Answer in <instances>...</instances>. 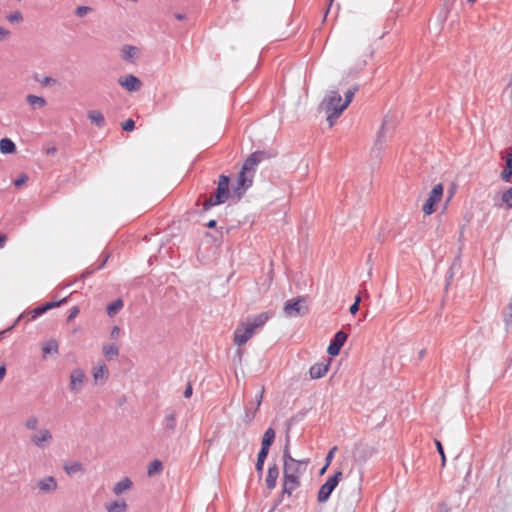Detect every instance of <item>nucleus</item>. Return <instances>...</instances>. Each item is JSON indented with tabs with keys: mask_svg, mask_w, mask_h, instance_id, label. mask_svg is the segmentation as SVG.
I'll use <instances>...</instances> for the list:
<instances>
[{
	"mask_svg": "<svg viewBox=\"0 0 512 512\" xmlns=\"http://www.w3.org/2000/svg\"><path fill=\"white\" fill-rule=\"evenodd\" d=\"M503 321L507 331L512 330V312L504 313Z\"/></svg>",
	"mask_w": 512,
	"mask_h": 512,
	"instance_id": "c03bdc74",
	"label": "nucleus"
},
{
	"mask_svg": "<svg viewBox=\"0 0 512 512\" xmlns=\"http://www.w3.org/2000/svg\"><path fill=\"white\" fill-rule=\"evenodd\" d=\"M119 334H120V328L118 326H114L110 332V337L112 339H116V338H118Z\"/></svg>",
	"mask_w": 512,
	"mask_h": 512,
	"instance_id": "680f3d73",
	"label": "nucleus"
},
{
	"mask_svg": "<svg viewBox=\"0 0 512 512\" xmlns=\"http://www.w3.org/2000/svg\"><path fill=\"white\" fill-rule=\"evenodd\" d=\"M391 128H392V126H390L389 121L387 119H384V121L382 122V125L378 131V134H377V137H376V140L374 143V147H373V152L376 153L377 156H379L381 154V152L383 151L384 144L391 135V133H390Z\"/></svg>",
	"mask_w": 512,
	"mask_h": 512,
	"instance_id": "6e6552de",
	"label": "nucleus"
},
{
	"mask_svg": "<svg viewBox=\"0 0 512 512\" xmlns=\"http://www.w3.org/2000/svg\"><path fill=\"white\" fill-rule=\"evenodd\" d=\"M283 498H281V495L274 501L273 507L270 512H273L282 502Z\"/></svg>",
	"mask_w": 512,
	"mask_h": 512,
	"instance_id": "69168bd1",
	"label": "nucleus"
},
{
	"mask_svg": "<svg viewBox=\"0 0 512 512\" xmlns=\"http://www.w3.org/2000/svg\"><path fill=\"white\" fill-rule=\"evenodd\" d=\"M79 314V307L78 306H73L70 311H69V315L67 317V322H71L74 320V318Z\"/></svg>",
	"mask_w": 512,
	"mask_h": 512,
	"instance_id": "3c124183",
	"label": "nucleus"
},
{
	"mask_svg": "<svg viewBox=\"0 0 512 512\" xmlns=\"http://www.w3.org/2000/svg\"><path fill=\"white\" fill-rule=\"evenodd\" d=\"M435 445H436V448H437L438 453H439V454H440V456H441V459H442V465H444V464H445V462H446V457H445V453H444L443 445H442V443H441L439 440H435Z\"/></svg>",
	"mask_w": 512,
	"mask_h": 512,
	"instance_id": "09e8293b",
	"label": "nucleus"
},
{
	"mask_svg": "<svg viewBox=\"0 0 512 512\" xmlns=\"http://www.w3.org/2000/svg\"><path fill=\"white\" fill-rule=\"evenodd\" d=\"M268 158L269 154L266 151H255L244 161L241 170L254 176L258 164Z\"/></svg>",
	"mask_w": 512,
	"mask_h": 512,
	"instance_id": "20e7f679",
	"label": "nucleus"
},
{
	"mask_svg": "<svg viewBox=\"0 0 512 512\" xmlns=\"http://www.w3.org/2000/svg\"><path fill=\"white\" fill-rule=\"evenodd\" d=\"M26 101L33 109H40L46 105V100L42 96H37L34 94H29L26 97Z\"/></svg>",
	"mask_w": 512,
	"mask_h": 512,
	"instance_id": "393cba45",
	"label": "nucleus"
},
{
	"mask_svg": "<svg viewBox=\"0 0 512 512\" xmlns=\"http://www.w3.org/2000/svg\"><path fill=\"white\" fill-rule=\"evenodd\" d=\"M269 314L267 312H262L254 317H249L246 320V323H248L255 331L258 328H261L266 324V322L269 320Z\"/></svg>",
	"mask_w": 512,
	"mask_h": 512,
	"instance_id": "6ab92c4d",
	"label": "nucleus"
},
{
	"mask_svg": "<svg viewBox=\"0 0 512 512\" xmlns=\"http://www.w3.org/2000/svg\"><path fill=\"white\" fill-rule=\"evenodd\" d=\"M511 177H512V169H508V168L504 167V169L500 173V178L504 182H510Z\"/></svg>",
	"mask_w": 512,
	"mask_h": 512,
	"instance_id": "a18cd8bd",
	"label": "nucleus"
},
{
	"mask_svg": "<svg viewBox=\"0 0 512 512\" xmlns=\"http://www.w3.org/2000/svg\"><path fill=\"white\" fill-rule=\"evenodd\" d=\"M269 454V450L260 449L257 455V461L255 464L256 471L261 475L264 468V463Z\"/></svg>",
	"mask_w": 512,
	"mask_h": 512,
	"instance_id": "7c9ffc66",
	"label": "nucleus"
},
{
	"mask_svg": "<svg viewBox=\"0 0 512 512\" xmlns=\"http://www.w3.org/2000/svg\"><path fill=\"white\" fill-rule=\"evenodd\" d=\"M67 300H68V298L64 297L63 299H61L59 301H50V302H46L42 305L35 307L34 309H32L31 311L28 312V315L30 316V320H34V319L40 317L41 315H43L44 313H46L48 310L59 307L62 304L67 303Z\"/></svg>",
	"mask_w": 512,
	"mask_h": 512,
	"instance_id": "f8f14e48",
	"label": "nucleus"
},
{
	"mask_svg": "<svg viewBox=\"0 0 512 512\" xmlns=\"http://www.w3.org/2000/svg\"><path fill=\"white\" fill-rule=\"evenodd\" d=\"M107 512H125L127 510V504L124 500H116L105 505Z\"/></svg>",
	"mask_w": 512,
	"mask_h": 512,
	"instance_id": "bb28decb",
	"label": "nucleus"
},
{
	"mask_svg": "<svg viewBox=\"0 0 512 512\" xmlns=\"http://www.w3.org/2000/svg\"><path fill=\"white\" fill-rule=\"evenodd\" d=\"M52 439V435L48 429H42L38 434L31 437V441L37 446L42 447L43 443Z\"/></svg>",
	"mask_w": 512,
	"mask_h": 512,
	"instance_id": "412c9836",
	"label": "nucleus"
},
{
	"mask_svg": "<svg viewBox=\"0 0 512 512\" xmlns=\"http://www.w3.org/2000/svg\"><path fill=\"white\" fill-rule=\"evenodd\" d=\"M162 470H163L162 462L158 459H155L149 464L147 474H148V476L152 477L156 474L161 473Z\"/></svg>",
	"mask_w": 512,
	"mask_h": 512,
	"instance_id": "473e14b6",
	"label": "nucleus"
},
{
	"mask_svg": "<svg viewBox=\"0 0 512 512\" xmlns=\"http://www.w3.org/2000/svg\"><path fill=\"white\" fill-rule=\"evenodd\" d=\"M505 167L512 169V152L508 153L505 157Z\"/></svg>",
	"mask_w": 512,
	"mask_h": 512,
	"instance_id": "4d7b16f0",
	"label": "nucleus"
},
{
	"mask_svg": "<svg viewBox=\"0 0 512 512\" xmlns=\"http://www.w3.org/2000/svg\"><path fill=\"white\" fill-rule=\"evenodd\" d=\"M121 127L124 131L131 132L135 128V122L133 119L129 118L121 124Z\"/></svg>",
	"mask_w": 512,
	"mask_h": 512,
	"instance_id": "79ce46f5",
	"label": "nucleus"
},
{
	"mask_svg": "<svg viewBox=\"0 0 512 512\" xmlns=\"http://www.w3.org/2000/svg\"><path fill=\"white\" fill-rule=\"evenodd\" d=\"M10 23H20L23 21V15L20 11H14L6 16Z\"/></svg>",
	"mask_w": 512,
	"mask_h": 512,
	"instance_id": "58836bf2",
	"label": "nucleus"
},
{
	"mask_svg": "<svg viewBox=\"0 0 512 512\" xmlns=\"http://www.w3.org/2000/svg\"><path fill=\"white\" fill-rule=\"evenodd\" d=\"M64 470L67 474L71 475L76 472L83 471V465L80 462H73L72 464H65Z\"/></svg>",
	"mask_w": 512,
	"mask_h": 512,
	"instance_id": "e433bc0d",
	"label": "nucleus"
},
{
	"mask_svg": "<svg viewBox=\"0 0 512 512\" xmlns=\"http://www.w3.org/2000/svg\"><path fill=\"white\" fill-rule=\"evenodd\" d=\"M263 393H264V389H262L257 395H256V398H255V401H256V408L259 409L261 403H262V399H263Z\"/></svg>",
	"mask_w": 512,
	"mask_h": 512,
	"instance_id": "052dcab7",
	"label": "nucleus"
},
{
	"mask_svg": "<svg viewBox=\"0 0 512 512\" xmlns=\"http://www.w3.org/2000/svg\"><path fill=\"white\" fill-rule=\"evenodd\" d=\"M38 418L35 416L29 417L25 422V427L29 430H35L38 426Z\"/></svg>",
	"mask_w": 512,
	"mask_h": 512,
	"instance_id": "a19ab883",
	"label": "nucleus"
},
{
	"mask_svg": "<svg viewBox=\"0 0 512 512\" xmlns=\"http://www.w3.org/2000/svg\"><path fill=\"white\" fill-rule=\"evenodd\" d=\"M118 83L129 92L138 91L142 86L140 79L132 74L119 78Z\"/></svg>",
	"mask_w": 512,
	"mask_h": 512,
	"instance_id": "4468645a",
	"label": "nucleus"
},
{
	"mask_svg": "<svg viewBox=\"0 0 512 512\" xmlns=\"http://www.w3.org/2000/svg\"><path fill=\"white\" fill-rule=\"evenodd\" d=\"M342 478V472L337 471L332 476L328 477L324 484L320 486L318 491L317 500L319 503H325L330 498L332 492L335 490Z\"/></svg>",
	"mask_w": 512,
	"mask_h": 512,
	"instance_id": "f03ea898",
	"label": "nucleus"
},
{
	"mask_svg": "<svg viewBox=\"0 0 512 512\" xmlns=\"http://www.w3.org/2000/svg\"><path fill=\"white\" fill-rule=\"evenodd\" d=\"M36 81H38L43 86H49L56 83V80L49 76H45L42 79L36 78Z\"/></svg>",
	"mask_w": 512,
	"mask_h": 512,
	"instance_id": "de8ad7c7",
	"label": "nucleus"
},
{
	"mask_svg": "<svg viewBox=\"0 0 512 512\" xmlns=\"http://www.w3.org/2000/svg\"><path fill=\"white\" fill-rule=\"evenodd\" d=\"M437 512H450V508L444 502L438 504Z\"/></svg>",
	"mask_w": 512,
	"mask_h": 512,
	"instance_id": "13d9d810",
	"label": "nucleus"
},
{
	"mask_svg": "<svg viewBox=\"0 0 512 512\" xmlns=\"http://www.w3.org/2000/svg\"><path fill=\"white\" fill-rule=\"evenodd\" d=\"M42 351H43V356L46 357V355L48 354H51V353H54V354H58L59 350H58V342L54 339H51L49 341H47L43 347H42Z\"/></svg>",
	"mask_w": 512,
	"mask_h": 512,
	"instance_id": "2f4dec72",
	"label": "nucleus"
},
{
	"mask_svg": "<svg viewBox=\"0 0 512 512\" xmlns=\"http://www.w3.org/2000/svg\"><path fill=\"white\" fill-rule=\"evenodd\" d=\"M24 317H25V314H24V313L20 314V315L18 316V318L15 320V322L13 323V325H12V326H10L9 328H7L6 330L2 331V332L0 333V336H3V335H4V334H6L7 332H10V331L15 327V325H16L18 322H20V320H21L22 318H24Z\"/></svg>",
	"mask_w": 512,
	"mask_h": 512,
	"instance_id": "6e6d98bb",
	"label": "nucleus"
},
{
	"mask_svg": "<svg viewBox=\"0 0 512 512\" xmlns=\"http://www.w3.org/2000/svg\"><path fill=\"white\" fill-rule=\"evenodd\" d=\"M298 460L294 459L291 454H290V449H289V440L287 439V442L284 446V449H283V467H286L292 463H295L297 462Z\"/></svg>",
	"mask_w": 512,
	"mask_h": 512,
	"instance_id": "f704fd0d",
	"label": "nucleus"
},
{
	"mask_svg": "<svg viewBox=\"0 0 512 512\" xmlns=\"http://www.w3.org/2000/svg\"><path fill=\"white\" fill-rule=\"evenodd\" d=\"M360 296L356 297L355 302L350 306L349 311L351 314H356L359 310Z\"/></svg>",
	"mask_w": 512,
	"mask_h": 512,
	"instance_id": "5fc2aeb1",
	"label": "nucleus"
},
{
	"mask_svg": "<svg viewBox=\"0 0 512 512\" xmlns=\"http://www.w3.org/2000/svg\"><path fill=\"white\" fill-rule=\"evenodd\" d=\"M229 184H230V177L221 174L219 176L218 182H217V188L213 195H211L208 199H206L203 203V210L207 211L211 207L219 204H223L227 201L229 198L230 190H229Z\"/></svg>",
	"mask_w": 512,
	"mask_h": 512,
	"instance_id": "f257e3e1",
	"label": "nucleus"
},
{
	"mask_svg": "<svg viewBox=\"0 0 512 512\" xmlns=\"http://www.w3.org/2000/svg\"><path fill=\"white\" fill-rule=\"evenodd\" d=\"M38 487L43 492H51L56 490L57 482L53 476H48L39 480Z\"/></svg>",
	"mask_w": 512,
	"mask_h": 512,
	"instance_id": "aec40b11",
	"label": "nucleus"
},
{
	"mask_svg": "<svg viewBox=\"0 0 512 512\" xmlns=\"http://www.w3.org/2000/svg\"><path fill=\"white\" fill-rule=\"evenodd\" d=\"M6 241H7L6 235L0 233V249L5 246Z\"/></svg>",
	"mask_w": 512,
	"mask_h": 512,
	"instance_id": "338daca9",
	"label": "nucleus"
},
{
	"mask_svg": "<svg viewBox=\"0 0 512 512\" xmlns=\"http://www.w3.org/2000/svg\"><path fill=\"white\" fill-rule=\"evenodd\" d=\"M108 367L105 363H101L98 367L94 368L93 371V378L95 382H98L100 380H104L108 376Z\"/></svg>",
	"mask_w": 512,
	"mask_h": 512,
	"instance_id": "cd10ccee",
	"label": "nucleus"
},
{
	"mask_svg": "<svg viewBox=\"0 0 512 512\" xmlns=\"http://www.w3.org/2000/svg\"><path fill=\"white\" fill-rule=\"evenodd\" d=\"M87 117L91 123L95 124L98 128H103L106 125L104 115L99 110H90Z\"/></svg>",
	"mask_w": 512,
	"mask_h": 512,
	"instance_id": "4be33fe9",
	"label": "nucleus"
},
{
	"mask_svg": "<svg viewBox=\"0 0 512 512\" xmlns=\"http://www.w3.org/2000/svg\"><path fill=\"white\" fill-rule=\"evenodd\" d=\"M0 152L2 154H13L16 152V145L10 138L0 140Z\"/></svg>",
	"mask_w": 512,
	"mask_h": 512,
	"instance_id": "b1692460",
	"label": "nucleus"
},
{
	"mask_svg": "<svg viewBox=\"0 0 512 512\" xmlns=\"http://www.w3.org/2000/svg\"><path fill=\"white\" fill-rule=\"evenodd\" d=\"M192 393H193V388H192V385L189 383L184 390L183 396L185 398H189V397H191Z\"/></svg>",
	"mask_w": 512,
	"mask_h": 512,
	"instance_id": "e2e57ef3",
	"label": "nucleus"
},
{
	"mask_svg": "<svg viewBox=\"0 0 512 512\" xmlns=\"http://www.w3.org/2000/svg\"><path fill=\"white\" fill-rule=\"evenodd\" d=\"M336 450H337V447L334 446L327 453L326 458H325L326 466H328L331 463L332 459L334 458V454H335Z\"/></svg>",
	"mask_w": 512,
	"mask_h": 512,
	"instance_id": "864d4df0",
	"label": "nucleus"
},
{
	"mask_svg": "<svg viewBox=\"0 0 512 512\" xmlns=\"http://www.w3.org/2000/svg\"><path fill=\"white\" fill-rule=\"evenodd\" d=\"M501 201L507 209H512V186L502 193Z\"/></svg>",
	"mask_w": 512,
	"mask_h": 512,
	"instance_id": "c9c22d12",
	"label": "nucleus"
},
{
	"mask_svg": "<svg viewBox=\"0 0 512 512\" xmlns=\"http://www.w3.org/2000/svg\"><path fill=\"white\" fill-rule=\"evenodd\" d=\"M304 303V297L288 300L284 305V313L288 317L303 316L308 311L307 307L304 306Z\"/></svg>",
	"mask_w": 512,
	"mask_h": 512,
	"instance_id": "39448f33",
	"label": "nucleus"
},
{
	"mask_svg": "<svg viewBox=\"0 0 512 512\" xmlns=\"http://www.w3.org/2000/svg\"><path fill=\"white\" fill-rule=\"evenodd\" d=\"M274 440H275V430L270 427L264 432L260 449L270 450V447L273 444Z\"/></svg>",
	"mask_w": 512,
	"mask_h": 512,
	"instance_id": "5701e85b",
	"label": "nucleus"
},
{
	"mask_svg": "<svg viewBox=\"0 0 512 512\" xmlns=\"http://www.w3.org/2000/svg\"><path fill=\"white\" fill-rule=\"evenodd\" d=\"M255 330L246 322H242L234 331V343L243 345L253 336Z\"/></svg>",
	"mask_w": 512,
	"mask_h": 512,
	"instance_id": "1a4fd4ad",
	"label": "nucleus"
},
{
	"mask_svg": "<svg viewBox=\"0 0 512 512\" xmlns=\"http://www.w3.org/2000/svg\"><path fill=\"white\" fill-rule=\"evenodd\" d=\"M103 354L107 360H112L119 355V347L115 344L104 345Z\"/></svg>",
	"mask_w": 512,
	"mask_h": 512,
	"instance_id": "c756f323",
	"label": "nucleus"
},
{
	"mask_svg": "<svg viewBox=\"0 0 512 512\" xmlns=\"http://www.w3.org/2000/svg\"><path fill=\"white\" fill-rule=\"evenodd\" d=\"M279 477V468L277 464H272L269 466L265 483L269 490H273L277 485V479Z\"/></svg>",
	"mask_w": 512,
	"mask_h": 512,
	"instance_id": "a211bd4d",
	"label": "nucleus"
},
{
	"mask_svg": "<svg viewBox=\"0 0 512 512\" xmlns=\"http://www.w3.org/2000/svg\"><path fill=\"white\" fill-rule=\"evenodd\" d=\"M132 484L133 483L130 480V478L125 477L115 484V486L113 487V492L115 495H120L126 490L130 489L132 487Z\"/></svg>",
	"mask_w": 512,
	"mask_h": 512,
	"instance_id": "a878e982",
	"label": "nucleus"
},
{
	"mask_svg": "<svg viewBox=\"0 0 512 512\" xmlns=\"http://www.w3.org/2000/svg\"><path fill=\"white\" fill-rule=\"evenodd\" d=\"M10 35V31L4 27H0V40H5Z\"/></svg>",
	"mask_w": 512,
	"mask_h": 512,
	"instance_id": "bf43d9fd",
	"label": "nucleus"
},
{
	"mask_svg": "<svg viewBox=\"0 0 512 512\" xmlns=\"http://www.w3.org/2000/svg\"><path fill=\"white\" fill-rule=\"evenodd\" d=\"M253 175L248 174L242 170H240L237 182L232 187V194L233 197H236L237 199H241L245 192L252 186L253 184Z\"/></svg>",
	"mask_w": 512,
	"mask_h": 512,
	"instance_id": "7ed1b4c3",
	"label": "nucleus"
},
{
	"mask_svg": "<svg viewBox=\"0 0 512 512\" xmlns=\"http://www.w3.org/2000/svg\"><path fill=\"white\" fill-rule=\"evenodd\" d=\"M293 489L290 486H287V484L283 483L282 485V491L280 493L281 498H283L285 495L291 496L293 493Z\"/></svg>",
	"mask_w": 512,
	"mask_h": 512,
	"instance_id": "603ef678",
	"label": "nucleus"
},
{
	"mask_svg": "<svg viewBox=\"0 0 512 512\" xmlns=\"http://www.w3.org/2000/svg\"><path fill=\"white\" fill-rule=\"evenodd\" d=\"M283 483L290 486L294 491L300 487V476H292L288 474H283Z\"/></svg>",
	"mask_w": 512,
	"mask_h": 512,
	"instance_id": "72a5a7b5",
	"label": "nucleus"
},
{
	"mask_svg": "<svg viewBox=\"0 0 512 512\" xmlns=\"http://www.w3.org/2000/svg\"><path fill=\"white\" fill-rule=\"evenodd\" d=\"M257 410H258V408H256V407H254V408L248 407V406L246 407V409H245V422L246 423H250L254 419Z\"/></svg>",
	"mask_w": 512,
	"mask_h": 512,
	"instance_id": "ea45409f",
	"label": "nucleus"
},
{
	"mask_svg": "<svg viewBox=\"0 0 512 512\" xmlns=\"http://www.w3.org/2000/svg\"><path fill=\"white\" fill-rule=\"evenodd\" d=\"M357 91L358 86L355 85L345 92V101L341 104L340 107L334 108V113H330L329 116L327 117L330 126L334 124V120L337 119L341 115V113L346 109V107L350 104Z\"/></svg>",
	"mask_w": 512,
	"mask_h": 512,
	"instance_id": "9b49d317",
	"label": "nucleus"
},
{
	"mask_svg": "<svg viewBox=\"0 0 512 512\" xmlns=\"http://www.w3.org/2000/svg\"><path fill=\"white\" fill-rule=\"evenodd\" d=\"M161 426L167 437H171L175 433L177 428V412L173 408L168 407L164 410Z\"/></svg>",
	"mask_w": 512,
	"mask_h": 512,
	"instance_id": "423d86ee",
	"label": "nucleus"
},
{
	"mask_svg": "<svg viewBox=\"0 0 512 512\" xmlns=\"http://www.w3.org/2000/svg\"><path fill=\"white\" fill-rule=\"evenodd\" d=\"M329 366V361H322L312 365L309 369L311 379H320L324 377L329 370Z\"/></svg>",
	"mask_w": 512,
	"mask_h": 512,
	"instance_id": "f3484780",
	"label": "nucleus"
},
{
	"mask_svg": "<svg viewBox=\"0 0 512 512\" xmlns=\"http://www.w3.org/2000/svg\"><path fill=\"white\" fill-rule=\"evenodd\" d=\"M85 379L86 376L82 369H73L70 374V390L74 393H79L83 388Z\"/></svg>",
	"mask_w": 512,
	"mask_h": 512,
	"instance_id": "ddd939ff",
	"label": "nucleus"
},
{
	"mask_svg": "<svg viewBox=\"0 0 512 512\" xmlns=\"http://www.w3.org/2000/svg\"><path fill=\"white\" fill-rule=\"evenodd\" d=\"M342 104L341 95L338 92H332L328 99L322 102L324 109L327 113V117L330 113H334V108L340 107Z\"/></svg>",
	"mask_w": 512,
	"mask_h": 512,
	"instance_id": "dca6fc26",
	"label": "nucleus"
},
{
	"mask_svg": "<svg viewBox=\"0 0 512 512\" xmlns=\"http://www.w3.org/2000/svg\"><path fill=\"white\" fill-rule=\"evenodd\" d=\"M443 195V185L442 184H436L430 194L426 202L424 203L422 207V211L425 215H431L435 212V206L436 204L441 200V197Z\"/></svg>",
	"mask_w": 512,
	"mask_h": 512,
	"instance_id": "0eeeda50",
	"label": "nucleus"
},
{
	"mask_svg": "<svg viewBox=\"0 0 512 512\" xmlns=\"http://www.w3.org/2000/svg\"><path fill=\"white\" fill-rule=\"evenodd\" d=\"M347 338L348 334L346 332L343 330L337 331L330 341V344L327 348V353L333 357L337 356L340 353V350L345 344Z\"/></svg>",
	"mask_w": 512,
	"mask_h": 512,
	"instance_id": "9d476101",
	"label": "nucleus"
},
{
	"mask_svg": "<svg viewBox=\"0 0 512 512\" xmlns=\"http://www.w3.org/2000/svg\"><path fill=\"white\" fill-rule=\"evenodd\" d=\"M107 259L108 257H106L99 265L97 268L95 269H91V270H86L85 272H83L82 274V277L85 278V277H88L89 275H91L95 270H99V269H102L105 265V263L107 262Z\"/></svg>",
	"mask_w": 512,
	"mask_h": 512,
	"instance_id": "8fccbe9b",
	"label": "nucleus"
},
{
	"mask_svg": "<svg viewBox=\"0 0 512 512\" xmlns=\"http://www.w3.org/2000/svg\"><path fill=\"white\" fill-rule=\"evenodd\" d=\"M136 54V48L134 46L126 45L123 48V59L130 61Z\"/></svg>",
	"mask_w": 512,
	"mask_h": 512,
	"instance_id": "4c0bfd02",
	"label": "nucleus"
},
{
	"mask_svg": "<svg viewBox=\"0 0 512 512\" xmlns=\"http://www.w3.org/2000/svg\"><path fill=\"white\" fill-rule=\"evenodd\" d=\"M92 11L89 6H78L75 10V15L78 17H84L86 14Z\"/></svg>",
	"mask_w": 512,
	"mask_h": 512,
	"instance_id": "37998d69",
	"label": "nucleus"
},
{
	"mask_svg": "<svg viewBox=\"0 0 512 512\" xmlns=\"http://www.w3.org/2000/svg\"><path fill=\"white\" fill-rule=\"evenodd\" d=\"M124 306L123 300L121 298H117L113 302L109 303L107 306V314L112 317L116 315Z\"/></svg>",
	"mask_w": 512,
	"mask_h": 512,
	"instance_id": "c85d7f7f",
	"label": "nucleus"
},
{
	"mask_svg": "<svg viewBox=\"0 0 512 512\" xmlns=\"http://www.w3.org/2000/svg\"><path fill=\"white\" fill-rule=\"evenodd\" d=\"M6 372H7L6 365L3 363V364L0 366V382H1V381L3 380V378L5 377Z\"/></svg>",
	"mask_w": 512,
	"mask_h": 512,
	"instance_id": "0e129e2a",
	"label": "nucleus"
},
{
	"mask_svg": "<svg viewBox=\"0 0 512 512\" xmlns=\"http://www.w3.org/2000/svg\"><path fill=\"white\" fill-rule=\"evenodd\" d=\"M308 462V459L299 460L286 467H283V474L301 477V475H303L307 469Z\"/></svg>",
	"mask_w": 512,
	"mask_h": 512,
	"instance_id": "2eb2a0df",
	"label": "nucleus"
},
{
	"mask_svg": "<svg viewBox=\"0 0 512 512\" xmlns=\"http://www.w3.org/2000/svg\"><path fill=\"white\" fill-rule=\"evenodd\" d=\"M28 181V176L25 174V173H22L19 175V177H17L14 181H13V184L16 186V187H20L22 186L23 184H25L26 182Z\"/></svg>",
	"mask_w": 512,
	"mask_h": 512,
	"instance_id": "49530a36",
	"label": "nucleus"
},
{
	"mask_svg": "<svg viewBox=\"0 0 512 512\" xmlns=\"http://www.w3.org/2000/svg\"><path fill=\"white\" fill-rule=\"evenodd\" d=\"M23 222L24 218L22 216H19L14 220V226H20L23 224Z\"/></svg>",
	"mask_w": 512,
	"mask_h": 512,
	"instance_id": "774afa93",
	"label": "nucleus"
}]
</instances>
